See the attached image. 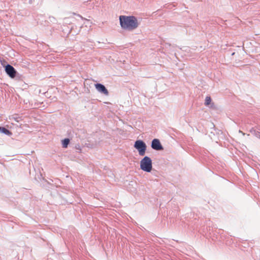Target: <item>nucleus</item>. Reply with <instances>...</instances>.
I'll return each mask as SVG.
<instances>
[{
    "instance_id": "9b49d317",
    "label": "nucleus",
    "mask_w": 260,
    "mask_h": 260,
    "mask_svg": "<svg viewBox=\"0 0 260 260\" xmlns=\"http://www.w3.org/2000/svg\"><path fill=\"white\" fill-rule=\"evenodd\" d=\"M12 119H14L15 120V121L16 122H19V119L20 118L19 117H15L14 116H13L12 117Z\"/></svg>"
},
{
    "instance_id": "423d86ee",
    "label": "nucleus",
    "mask_w": 260,
    "mask_h": 260,
    "mask_svg": "<svg viewBox=\"0 0 260 260\" xmlns=\"http://www.w3.org/2000/svg\"><path fill=\"white\" fill-rule=\"evenodd\" d=\"M95 89L100 93H103L106 95H108L109 94L108 90L106 88L105 85L101 83H96L94 85Z\"/></svg>"
},
{
    "instance_id": "f03ea898",
    "label": "nucleus",
    "mask_w": 260,
    "mask_h": 260,
    "mask_svg": "<svg viewBox=\"0 0 260 260\" xmlns=\"http://www.w3.org/2000/svg\"><path fill=\"white\" fill-rule=\"evenodd\" d=\"M140 169L146 172H150L152 169V161L151 159L147 156H144L140 161Z\"/></svg>"
},
{
    "instance_id": "20e7f679",
    "label": "nucleus",
    "mask_w": 260,
    "mask_h": 260,
    "mask_svg": "<svg viewBox=\"0 0 260 260\" xmlns=\"http://www.w3.org/2000/svg\"><path fill=\"white\" fill-rule=\"evenodd\" d=\"M5 70L7 74L11 78L16 77L17 71L12 66L9 64H7L5 67Z\"/></svg>"
},
{
    "instance_id": "39448f33",
    "label": "nucleus",
    "mask_w": 260,
    "mask_h": 260,
    "mask_svg": "<svg viewBox=\"0 0 260 260\" xmlns=\"http://www.w3.org/2000/svg\"><path fill=\"white\" fill-rule=\"evenodd\" d=\"M151 148L157 151L163 150V147L161 144L160 141L157 139H154L151 142Z\"/></svg>"
},
{
    "instance_id": "ddd939ff",
    "label": "nucleus",
    "mask_w": 260,
    "mask_h": 260,
    "mask_svg": "<svg viewBox=\"0 0 260 260\" xmlns=\"http://www.w3.org/2000/svg\"><path fill=\"white\" fill-rule=\"evenodd\" d=\"M78 16L79 17H81L82 19H83V17H82L81 15H78Z\"/></svg>"
},
{
    "instance_id": "6e6552de",
    "label": "nucleus",
    "mask_w": 260,
    "mask_h": 260,
    "mask_svg": "<svg viewBox=\"0 0 260 260\" xmlns=\"http://www.w3.org/2000/svg\"><path fill=\"white\" fill-rule=\"evenodd\" d=\"M70 143V139L66 138L62 141V145L63 148H67Z\"/></svg>"
},
{
    "instance_id": "7ed1b4c3",
    "label": "nucleus",
    "mask_w": 260,
    "mask_h": 260,
    "mask_svg": "<svg viewBox=\"0 0 260 260\" xmlns=\"http://www.w3.org/2000/svg\"><path fill=\"white\" fill-rule=\"evenodd\" d=\"M134 147L138 150L140 156H144L145 155L147 145L143 141L141 140L136 141Z\"/></svg>"
},
{
    "instance_id": "9d476101",
    "label": "nucleus",
    "mask_w": 260,
    "mask_h": 260,
    "mask_svg": "<svg viewBox=\"0 0 260 260\" xmlns=\"http://www.w3.org/2000/svg\"><path fill=\"white\" fill-rule=\"evenodd\" d=\"M250 132L254 135L256 137H258V136L259 135V133L257 131H256L255 129H254L253 128H252L250 130Z\"/></svg>"
},
{
    "instance_id": "1a4fd4ad",
    "label": "nucleus",
    "mask_w": 260,
    "mask_h": 260,
    "mask_svg": "<svg viewBox=\"0 0 260 260\" xmlns=\"http://www.w3.org/2000/svg\"><path fill=\"white\" fill-rule=\"evenodd\" d=\"M211 102V99L210 96H206L205 99V104L206 106H209Z\"/></svg>"
},
{
    "instance_id": "f8f14e48",
    "label": "nucleus",
    "mask_w": 260,
    "mask_h": 260,
    "mask_svg": "<svg viewBox=\"0 0 260 260\" xmlns=\"http://www.w3.org/2000/svg\"><path fill=\"white\" fill-rule=\"evenodd\" d=\"M239 132L241 133V134H242L243 136H244L245 135V133H244L242 131L239 130Z\"/></svg>"
},
{
    "instance_id": "f257e3e1",
    "label": "nucleus",
    "mask_w": 260,
    "mask_h": 260,
    "mask_svg": "<svg viewBox=\"0 0 260 260\" xmlns=\"http://www.w3.org/2000/svg\"><path fill=\"white\" fill-rule=\"evenodd\" d=\"M119 22L121 28L128 30H134L139 25L137 18L134 16L121 15L119 16Z\"/></svg>"
},
{
    "instance_id": "4468645a",
    "label": "nucleus",
    "mask_w": 260,
    "mask_h": 260,
    "mask_svg": "<svg viewBox=\"0 0 260 260\" xmlns=\"http://www.w3.org/2000/svg\"><path fill=\"white\" fill-rule=\"evenodd\" d=\"M234 54H235V52L233 53L232 55H234Z\"/></svg>"
},
{
    "instance_id": "0eeeda50",
    "label": "nucleus",
    "mask_w": 260,
    "mask_h": 260,
    "mask_svg": "<svg viewBox=\"0 0 260 260\" xmlns=\"http://www.w3.org/2000/svg\"><path fill=\"white\" fill-rule=\"evenodd\" d=\"M0 133L4 134L9 136L12 135V133L10 131H9L7 128L3 126H0Z\"/></svg>"
}]
</instances>
